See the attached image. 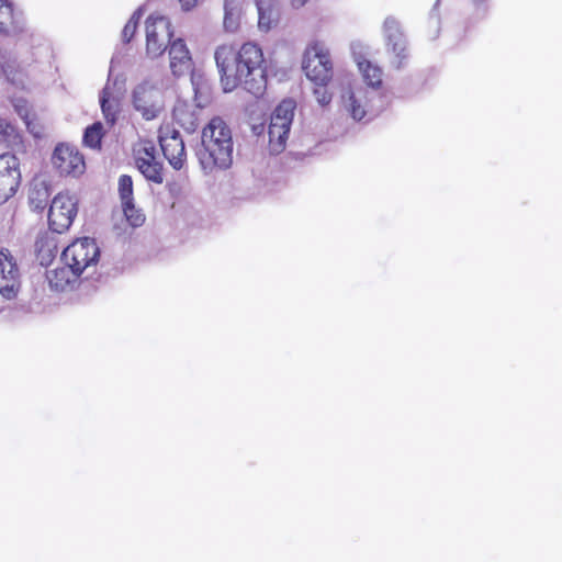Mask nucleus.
<instances>
[{
  "label": "nucleus",
  "instance_id": "nucleus-1",
  "mask_svg": "<svg viewBox=\"0 0 562 562\" xmlns=\"http://www.w3.org/2000/svg\"><path fill=\"white\" fill-rule=\"evenodd\" d=\"M215 61L225 92L241 86L255 98L262 97L267 89V75L261 48L254 43L244 44L238 50L232 45L216 48Z\"/></svg>",
  "mask_w": 562,
  "mask_h": 562
},
{
  "label": "nucleus",
  "instance_id": "nucleus-2",
  "mask_svg": "<svg viewBox=\"0 0 562 562\" xmlns=\"http://www.w3.org/2000/svg\"><path fill=\"white\" fill-rule=\"evenodd\" d=\"M232 132L223 119L213 117L203 128L201 146L196 150L199 162L205 173L226 170L233 164Z\"/></svg>",
  "mask_w": 562,
  "mask_h": 562
},
{
  "label": "nucleus",
  "instance_id": "nucleus-3",
  "mask_svg": "<svg viewBox=\"0 0 562 562\" xmlns=\"http://www.w3.org/2000/svg\"><path fill=\"white\" fill-rule=\"evenodd\" d=\"M342 109L356 122H369L384 108L382 91L369 90L362 85L350 86L341 94Z\"/></svg>",
  "mask_w": 562,
  "mask_h": 562
},
{
  "label": "nucleus",
  "instance_id": "nucleus-4",
  "mask_svg": "<svg viewBox=\"0 0 562 562\" xmlns=\"http://www.w3.org/2000/svg\"><path fill=\"white\" fill-rule=\"evenodd\" d=\"M302 68L316 86H326L333 76V65L326 45L321 42L310 44L304 53Z\"/></svg>",
  "mask_w": 562,
  "mask_h": 562
},
{
  "label": "nucleus",
  "instance_id": "nucleus-5",
  "mask_svg": "<svg viewBox=\"0 0 562 562\" xmlns=\"http://www.w3.org/2000/svg\"><path fill=\"white\" fill-rule=\"evenodd\" d=\"M296 104L292 99H284L274 109L268 127L269 147L273 154L284 148L290 133Z\"/></svg>",
  "mask_w": 562,
  "mask_h": 562
},
{
  "label": "nucleus",
  "instance_id": "nucleus-6",
  "mask_svg": "<svg viewBox=\"0 0 562 562\" xmlns=\"http://www.w3.org/2000/svg\"><path fill=\"white\" fill-rule=\"evenodd\" d=\"M132 103L144 120H155L165 106L162 90L156 83L144 80L134 88Z\"/></svg>",
  "mask_w": 562,
  "mask_h": 562
},
{
  "label": "nucleus",
  "instance_id": "nucleus-7",
  "mask_svg": "<svg viewBox=\"0 0 562 562\" xmlns=\"http://www.w3.org/2000/svg\"><path fill=\"white\" fill-rule=\"evenodd\" d=\"M100 250L94 239L83 237L67 246L61 252V263L70 265L80 274L88 268L97 265Z\"/></svg>",
  "mask_w": 562,
  "mask_h": 562
},
{
  "label": "nucleus",
  "instance_id": "nucleus-8",
  "mask_svg": "<svg viewBox=\"0 0 562 562\" xmlns=\"http://www.w3.org/2000/svg\"><path fill=\"white\" fill-rule=\"evenodd\" d=\"M383 37L387 53L393 55L391 64L401 69L408 58V42L402 25L394 16H387L383 23Z\"/></svg>",
  "mask_w": 562,
  "mask_h": 562
},
{
  "label": "nucleus",
  "instance_id": "nucleus-9",
  "mask_svg": "<svg viewBox=\"0 0 562 562\" xmlns=\"http://www.w3.org/2000/svg\"><path fill=\"white\" fill-rule=\"evenodd\" d=\"M77 199L68 193H58L48 211L49 228L58 234L66 232L77 215Z\"/></svg>",
  "mask_w": 562,
  "mask_h": 562
},
{
  "label": "nucleus",
  "instance_id": "nucleus-10",
  "mask_svg": "<svg viewBox=\"0 0 562 562\" xmlns=\"http://www.w3.org/2000/svg\"><path fill=\"white\" fill-rule=\"evenodd\" d=\"M171 24L166 16L150 15L146 20V53L149 57L160 56L171 43Z\"/></svg>",
  "mask_w": 562,
  "mask_h": 562
},
{
  "label": "nucleus",
  "instance_id": "nucleus-11",
  "mask_svg": "<svg viewBox=\"0 0 562 562\" xmlns=\"http://www.w3.org/2000/svg\"><path fill=\"white\" fill-rule=\"evenodd\" d=\"M21 273L15 258L8 249L0 250V295L8 301L21 291Z\"/></svg>",
  "mask_w": 562,
  "mask_h": 562
},
{
  "label": "nucleus",
  "instance_id": "nucleus-12",
  "mask_svg": "<svg viewBox=\"0 0 562 562\" xmlns=\"http://www.w3.org/2000/svg\"><path fill=\"white\" fill-rule=\"evenodd\" d=\"M159 144L170 166L180 170L187 159L184 142L180 132L171 126L161 127L159 130Z\"/></svg>",
  "mask_w": 562,
  "mask_h": 562
},
{
  "label": "nucleus",
  "instance_id": "nucleus-13",
  "mask_svg": "<svg viewBox=\"0 0 562 562\" xmlns=\"http://www.w3.org/2000/svg\"><path fill=\"white\" fill-rule=\"evenodd\" d=\"M19 165V159L12 154L5 153L0 156V204L14 195L20 186Z\"/></svg>",
  "mask_w": 562,
  "mask_h": 562
},
{
  "label": "nucleus",
  "instance_id": "nucleus-14",
  "mask_svg": "<svg viewBox=\"0 0 562 562\" xmlns=\"http://www.w3.org/2000/svg\"><path fill=\"white\" fill-rule=\"evenodd\" d=\"M52 164L60 175L78 176L85 171L86 167L83 156L77 148L67 144L56 146Z\"/></svg>",
  "mask_w": 562,
  "mask_h": 562
},
{
  "label": "nucleus",
  "instance_id": "nucleus-15",
  "mask_svg": "<svg viewBox=\"0 0 562 562\" xmlns=\"http://www.w3.org/2000/svg\"><path fill=\"white\" fill-rule=\"evenodd\" d=\"M154 146H145L138 150L135 157V164L139 172L147 179L157 184L164 182L162 164L156 158Z\"/></svg>",
  "mask_w": 562,
  "mask_h": 562
},
{
  "label": "nucleus",
  "instance_id": "nucleus-16",
  "mask_svg": "<svg viewBox=\"0 0 562 562\" xmlns=\"http://www.w3.org/2000/svg\"><path fill=\"white\" fill-rule=\"evenodd\" d=\"M26 30L22 11L15 10L9 0H0V34L20 35Z\"/></svg>",
  "mask_w": 562,
  "mask_h": 562
},
{
  "label": "nucleus",
  "instance_id": "nucleus-17",
  "mask_svg": "<svg viewBox=\"0 0 562 562\" xmlns=\"http://www.w3.org/2000/svg\"><path fill=\"white\" fill-rule=\"evenodd\" d=\"M169 58L170 69L175 76L180 77L190 72L192 68V58L182 38H177L170 43Z\"/></svg>",
  "mask_w": 562,
  "mask_h": 562
},
{
  "label": "nucleus",
  "instance_id": "nucleus-18",
  "mask_svg": "<svg viewBox=\"0 0 562 562\" xmlns=\"http://www.w3.org/2000/svg\"><path fill=\"white\" fill-rule=\"evenodd\" d=\"M80 276L81 274L75 268L66 263L46 271V279L49 288L57 292L71 289Z\"/></svg>",
  "mask_w": 562,
  "mask_h": 562
},
{
  "label": "nucleus",
  "instance_id": "nucleus-19",
  "mask_svg": "<svg viewBox=\"0 0 562 562\" xmlns=\"http://www.w3.org/2000/svg\"><path fill=\"white\" fill-rule=\"evenodd\" d=\"M0 69L12 86L21 89L25 88L26 75L20 68L16 58L7 49L0 50Z\"/></svg>",
  "mask_w": 562,
  "mask_h": 562
},
{
  "label": "nucleus",
  "instance_id": "nucleus-20",
  "mask_svg": "<svg viewBox=\"0 0 562 562\" xmlns=\"http://www.w3.org/2000/svg\"><path fill=\"white\" fill-rule=\"evenodd\" d=\"M358 69L362 75L363 81L369 90H379L382 88L383 70L378 65L372 64L370 60L356 56L355 58Z\"/></svg>",
  "mask_w": 562,
  "mask_h": 562
},
{
  "label": "nucleus",
  "instance_id": "nucleus-21",
  "mask_svg": "<svg viewBox=\"0 0 562 562\" xmlns=\"http://www.w3.org/2000/svg\"><path fill=\"white\" fill-rule=\"evenodd\" d=\"M258 10V27L268 32L279 20V8L274 0H256Z\"/></svg>",
  "mask_w": 562,
  "mask_h": 562
},
{
  "label": "nucleus",
  "instance_id": "nucleus-22",
  "mask_svg": "<svg viewBox=\"0 0 562 562\" xmlns=\"http://www.w3.org/2000/svg\"><path fill=\"white\" fill-rule=\"evenodd\" d=\"M49 196L50 192L47 183L45 181H34L29 192V202L32 210L43 211L47 206Z\"/></svg>",
  "mask_w": 562,
  "mask_h": 562
},
{
  "label": "nucleus",
  "instance_id": "nucleus-23",
  "mask_svg": "<svg viewBox=\"0 0 562 562\" xmlns=\"http://www.w3.org/2000/svg\"><path fill=\"white\" fill-rule=\"evenodd\" d=\"M100 105L105 121L109 124H114L117 114V100L110 92V87L106 85L100 94Z\"/></svg>",
  "mask_w": 562,
  "mask_h": 562
},
{
  "label": "nucleus",
  "instance_id": "nucleus-24",
  "mask_svg": "<svg viewBox=\"0 0 562 562\" xmlns=\"http://www.w3.org/2000/svg\"><path fill=\"white\" fill-rule=\"evenodd\" d=\"M224 27L226 31L234 32L238 27V22L241 13L239 0H225L224 2Z\"/></svg>",
  "mask_w": 562,
  "mask_h": 562
},
{
  "label": "nucleus",
  "instance_id": "nucleus-25",
  "mask_svg": "<svg viewBox=\"0 0 562 562\" xmlns=\"http://www.w3.org/2000/svg\"><path fill=\"white\" fill-rule=\"evenodd\" d=\"M37 258L42 266L48 265L56 255V243L49 238H38L35 243Z\"/></svg>",
  "mask_w": 562,
  "mask_h": 562
},
{
  "label": "nucleus",
  "instance_id": "nucleus-26",
  "mask_svg": "<svg viewBox=\"0 0 562 562\" xmlns=\"http://www.w3.org/2000/svg\"><path fill=\"white\" fill-rule=\"evenodd\" d=\"M102 136L103 125L100 122H95L86 128L83 133V144L93 149L100 148Z\"/></svg>",
  "mask_w": 562,
  "mask_h": 562
},
{
  "label": "nucleus",
  "instance_id": "nucleus-27",
  "mask_svg": "<svg viewBox=\"0 0 562 562\" xmlns=\"http://www.w3.org/2000/svg\"><path fill=\"white\" fill-rule=\"evenodd\" d=\"M12 105L16 112V114L23 120L25 125L27 126L29 131L31 133H34L37 135L32 128H31V121H30V114H31V108L29 105V101L24 99L23 97H13Z\"/></svg>",
  "mask_w": 562,
  "mask_h": 562
},
{
  "label": "nucleus",
  "instance_id": "nucleus-28",
  "mask_svg": "<svg viewBox=\"0 0 562 562\" xmlns=\"http://www.w3.org/2000/svg\"><path fill=\"white\" fill-rule=\"evenodd\" d=\"M119 194L121 203L134 202L133 180L128 175H122L119 178Z\"/></svg>",
  "mask_w": 562,
  "mask_h": 562
},
{
  "label": "nucleus",
  "instance_id": "nucleus-29",
  "mask_svg": "<svg viewBox=\"0 0 562 562\" xmlns=\"http://www.w3.org/2000/svg\"><path fill=\"white\" fill-rule=\"evenodd\" d=\"M124 215L126 217V221L130 223L133 227H139L145 222V215L144 213L135 207L134 202L122 204Z\"/></svg>",
  "mask_w": 562,
  "mask_h": 562
},
{
  "label": "nucleus",
  "instance_id": "nucleus-30",
  "mask_svg": "<svg viewBox=\"0 0 562 562\" xmlns=\"http://www.w3.org/2000/svg\"><path fill=\"white\" fill-rule=\"evenodd\" d=\"M142 15H143V9L139 8L133 13L131 19L125 24L123 32H122V37L125 43H128L132 40V37L134 36L138 21L140 20Z\"/></svg>",
  "mask_w": 562,
  "mask_h": 562
},
{
  "label": "nucleus",
  "instance_id": "nucleus-31",
  "mask_svg": "<svg viewBox=\"0 0 562 562\" xmlns=\"http://www.w3.org/2000/svg\"><path fill=\"white\" fill-rule=\"evenodd\" d=\"M0 135L8 143H15L19 137L15 127L5 120H0Z\"/></svg>",
  "mask_w": 562,
  "mask_h": 562
},
{
  "label": "nucleus",
  "instance_id": "nucleus-32",
  "mask_svg": "<svg viewBox=\"0 0 562 562\" xmlns=\"http://www.w3.org/2000/svg\"><path fill=\"white\" fill-rule=\"evenodd\" d=\"M314 95L321 105H327L331 101V94L328 92L326 86H317L314 89Z\"/></svg>",
  "mask_w": 562,
  "mask_h": 562
},
{
  "label": "nucleus",
  "instance_id": "nucleus-33",
  "mask_svg": "<svg viewBox=\"0 0 562 562\" xmlns=\"http://www.w3.org/2000/svg\"><path fill=\"white\" fill-rule=\"evenodd\" d=\"M439 2L440 0H437L435 5H434V9H432V12L430 14V18H429V23L434 25L435 27V32L432 34V38H436L438 36V33H439V30H438V25H439V19L438 16L435 14V11L437 9V7L439 5Z\"/></svg>",
  "mask_w": 562,
  "mask_h": 562
},
{
  "label": "nucleus",
  "instance_id": "nucleus-34",
  "mask_svg": "<svg viewBox=\"0 0 562 562\" xmlns=\"http://www.w3.org/2000/svg\"><path fill=\"white\" fill-rule=\"evenodd\" d=\"M198 0H179L183 10H190L196 4Z\"/></svg>",
  "mask_w": 562,
  "mask_h": 562
},
{
  "label": "nucleus",
  "instance_id": "nucleus-35",
  "mask_svg": "<svg viewBox=\"0 0 562 562\" xmlns=\"http://www.w3.org/2000/svg\"><path fill=\"white\" fill-rule=\"evenodd\" d=\"M308 0H291L292 5L295 8L303 7Z\"/></svg>",
  "mask_w": 562,
  "mask_h": 562
},
{
  "label": "nucleus",
  "instance_id": "nucleus-36",
  "mask_svg": "<svg viewBox=\"0 0 562 562\" xmlns=\"http://www.w3.org/2000/svg\"><path fill=\"white\" fill-rule=\"evenodd\" d=\"M186 128L192 131L195 128V122L192 115L189 116L188 126Z\"/></svg>",
  "mask_w": 562,
  "mask_h": 562
},
{
  "label": "nucleus",
  "instance_id": "nucleus-37",
  "mask_svg": "<svg viewBox=\"0 0 562 562\" xmlns=\"http://www.w3.org/2000/svg\"><path fill=\"white\" fill-rule=\"evenodd\" d=\"M472 1H473L474 5L477 8V10H480L481 5L484 4L485 0H472Z\"/></svg>",
  "mask_w": 562,
  "mask_h": 562
},
{
  "label": "nucleus",
  "instance_id": "nucleus-38",
  "mask_svg": "<svg viewBox=\"0 0 562 562\" xmlns=\"http://www.w3.org/2000/svg\"><path fill=\"white\" fill-rule=\"evenodd\" d=\"M180 111L179 110H175V117L176 120L181 123V125H184V123H182L181 119H180Z\"/></svg>",
  "mask_w": 562,
  "mask_h": 562
},
{
  "label": "nucleus",
  "instance_id": "nucleus-39",
  "mask_svg": "<svg viewBox=\"0 0 562 562\" xmlns=\"http://www.w3.org/2000/svg\"><path fill=\"white\" fill-rule=\"evenodd\" d=\"M192 85L195 86L194 77H192Z\"/></svg>",
  "mask_w": 562,
  "mask_h": 562
}]
</instances>
